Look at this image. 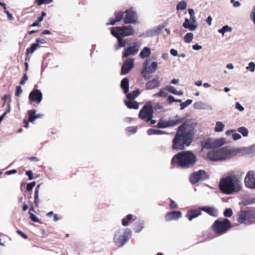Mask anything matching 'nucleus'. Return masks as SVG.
Listing matches in <instances>:
<instances>
[{
    "label": "nucleus",
    "mask_w": 255,
    "mask_h": 255,
    "mask_svg": "<svg viewBox=\"0 0 255 255\" xmlns=\"http://www.w3.org/2000/svg\"><path fill=\"white\" fill-rule=\"evenodd\" d=\"M194 128L189 120L185 121L177 129L172 141V148L182 150L190 145L192 141Z\"/></svg>",
    "instance_id": "nucleus-1"
},
{
    "label": "nucleus",
    "mask_w": 255,
    "mask_h": 255,
    "mask_svg": "<svg viewBox=\"0 0 255 255\" xmlns=\"http://www.w3.org/2000/svg\"><path fill=\"white\" fill-rule=\"evenodd\" d=\"M196 161V157L190 151H183L175 155L171 160V164L173 167L188 168L193 167Z\"/></svg>",
    "instance_id": "nucleus-2"
},
{
    "label": "nucleus",
    "mask_w": 255,
    "mask_h": 255,
    "mask_svg": "<svg viewBox=\"0 0 255 255\" xmlns=\"http://www.w3.org/2000/svg\"><path fill=\"white\" fill-rule=\"evenodd\" d=\"M219 187L222 193L230 195L240 191L242 189V185L239 180L235 176H228L220 180Z\"/></svg>",
    "instance_id": "nucleus-3"
},
{
    "label": "nucleus",
    "mask_w": 255,
    "mask_h": 255,
    "mask_svg": "<svg viewBox=\"0 0 255 255\" xmlns=\"http://www.w3.org/2000/svg\"><path fill=\"white\" fill-rule=\"evenodd\" d=\"M236 154V151L225 146L218 150L209 151L207 153V157L211 161H221L231 158Z\"/></svg>",
    "instance_id": "nucleus-4"
},
{
    "label": "nucleus",
    "mask_w": 255,
    "mask_h": 255,
    "mask_svg": "<svg viewBox=\"0 0 255 255\" xmlns=\"http://www.w3.org/2000/svg\"><path fill=\"white\" fill-rule=\"evenodd\" d=\"M232 227L230 220L227 218L216 220L211 226L213 232L220 236L226 233Z\"/></svg>",
    "instance_id": "nucleus-5"
},
{
    "label": "nucleus",
    "mask_w": 255,
    "mask_h": 255,
    "mask_svg": "<svg viewBox=\"0 0 255 255\" xmlns=\"http://www.w3.org/2000/svg\"><path fill=\"white\" fill-rule=\"evenodd\" d=\"M255 221V212L252 210H241L237 215V221L241 224H251Z\"/></svg>",
    "instance_id": "nucleus-6"
},
{
    "label": "nucleus",
    "mask_w": 255,
    "mask_h": 255,
    "mask_svg": "<svg viewBox=\"0 0 255 255\" xmlns=\"http://www.w3.org/2000/svg\"><path fill=\"white\" fill-rule=\"evenodd\" d=\"M131 234L129 229L125 231L119 230L116 234L114 240L115 244L119 247L123 246L128 240V237Z\"/></svg>",
    "instance_id": "nucleus-7"
},
{
    "label": "nucleus",
    "mask_w": 255,
    "mask_h": 255,
    "mask_svg": "<svg viewBox=\"0 0 255 255\" xmlns=\"http://www.w3.org/2000/svg\"><path fill=\"white\" fill-rule=\"evenodd\" d=\"M225 141L223 138L214 139L208 138L201 141L202 147L206 149L215 148L223 145Z\"/></svg>",
    "instance_id": "nucleus-8"
},
{
    "label": "nucleus",
    "mask_w": 255,
    "mask_h": 255,
    "mask_svg": "<svg viewBox=\"0 0 255 255\" xmlns=\"http://www.w3.org/2000/svg\"><path fill=\"white\" fill-rule=\"evenodd\" d=\"M153 110L151 104L144 105L140 111L138 117L146 122H149L153 117Z\"/></svg>",
    "instance_id": "nucleus-9"
},
{
    "label": "nucleus",
    "mask_w": 255,
    "mask_h": 255,
    "mask_svg": "<svg viewBox=\"0 0 255 255\" xmlns=\"http://www.w3.org/2000/svg\"><path fill=\"white\" fill-rule=\"evenodd\" d=\"M157 67V64L156 62H152L150 66H148L147 62L143 64V68L141 72L142 77L148 80L151 78V75L153 74Z\"/></svg>",
    "instance_id": "nucleus-10"
},
{
    "label": "nucleus",
    "mask_w": 255,
    "mask_h": 255,
    "mask_svg": "<svg viewBox=\"0 0 255 255\" xmlns=\"http://www.w3.org/2000/svg\"><path fill=\"white\" fill-rule=\"evenodd\" d=\"M209 178L208 173L203 170H200L194 172L190 176V181L192 184H195L201 180H205Z\"/></svg>",
    "instance_id": "nucleus-11"
},
{
    "label": "nucleus",
    "mask_w": 255,
    "mask_h": 255,
    "mask_svg": "<svg viewBox=\"0 0 255 255\" xmlns=\"http://www.w3.org/2000/svg\"><path fill=\"white\" fill-rule=\"evenodd\" d=\"M184 120V118L176 116L174 119L169 121L160 120L158 122L157 127L158 128H165L169 127L175 126Z\"/></svg>",
    "instance_id": "nucleus-12"
},
{
    "label": "nucleus",
    "mask_w": 255,
    "mask_h": 255,
    "mask_svg": "<svg viewBox=\"0 0 255 255\" xmlns=\"http://www.w3.org/2000/svg\"><path fill=\"white\" fill-rule=\"evenodd\" d=\"M111 31H114L121 36L126 37L131 35L134 33V30L131 26H124L112 28Z\"/></svg>",
    "instance_id": "nucleus-13"
},
{
    "label": "nucleus",
    "mask_w": 255,
    "mask_h": 255,
    "mask_svg": "<svg viewBox=\"0 0 255 255\" xmlns=\"http://www.w3.org/2000/svg\"><path fill=\"white\" fill-rule=\"evenodd\" d=\"M126 15L124 18V22L125 24L136 23L137 20V13L133 10V7L127 9L125 11Z\"/></svg>",
    "instance_id": "nucleus-14"
},
{
    "label": "nucleus",
    "mask_w": 255,
    "mask_h": 255,
    "mask_svg": "<svg viewBox=\"0 0 255 255\" xmlns=\"http://www.w3.org/2000/svg\"><path fill=\"white\" fill-rule=\"evenodd\" d=\"M245 186L250 189H255V172L250 170L248 172L244 180Z\"/></svg>",
    "instance_id": "nucleus-15"
},
{
    "label": "nucleus",
    "mask_w": 255,
    "mask_h": 255,
    "mask_svg": "<svg viewBox=\"0 0 255 255\" xmlns=\"http://www.w3.org/2000/svg\"><path fill=\"white\" fill-rule=\"evenodd\" d=\"M133 59L128 58L123 64L121 68V74L126 75L128 73L133 67Z\"/></svg>",
    "instance_id": "nucleus-16"
},
{
    "label": "nucleus",
    "mask_w": 255,
    "mask_h": 255,
    "mask_svg": "<svg viewBox=\"0 0 255 255\" xmlns=\"http://www.w3.org/2000/svg\"><path fill=\"white\" fill-rule=\"evenodd\" d=\"M139 48V45L136 42H134L132 46L125 49L123 57H127L130 55H134L138 52Z\"/></svg>",
    "instance_id": "nucleus-17"
},
{
    "label": "nucleus",
    "mask_w": 255,
    "mask_h": 255,
    "mask_svg": "<svg viewBox=\"0 0 255 255\" xmlns=\"http://www.w3.org/2000/svg\"><path fill=\"white\" fill-rule=\"evenodd\" d=\"M29 99L33 102L39 104L42 99V94L39 90H34L30 92Z\"/></svg>",
    "instance_id": "nucleus-18"
},
{
    "label": "nucleus",
    "mask_w": 255,
    "mask_h": 255,
    "mask_svg": "<svg viewBox=\"0 0 255 255\" xmlns=\"http://www.w3.org/2000/svg\"><path fill=\"white\" fill-rule=\"evenodd\" d=\"M182 217V213L179 211H173L168 212L165 216V220L166 222L172 220H178Z\"/></svg>",
    "instance_id": "nucleus-19"
},
{
    "label": "nucleus",
    "mask_w": 255,
    "mask_h": 255,
    "mask_svg": "<svg viewBox=\"0 0 255 255\" xmlns=\"http://www.w3.org/2000/svg\"><path fill=\"white\" fill-rule=\"evenodd\" d=\"M199 209L201 211H203L205 212L208 215L213 216V217H217L218 216V211L216 209L214 208L213 207L210 206H204V207H200Z\"/></svg>",
    "instance_id": "nucleus-20"
},
{
    "label": "nucleus",
    "mask_w": 255,
    "mask_h": 255,
    "mask_svg": "<svg viewBox=\"0 0 255 255\" xmlns=\"http://www.w3.org/2000/svg\"><path fill=\"white\" fill-rule=\"evenodd\" d=\"M160 82L158 79V77L153 78L146 83V89L151 90L157 88L160 86Z\"/></svg>",
    "instance_id": "nucleus-21"
},
{
    "label": "nucleus",
    "mask_w": 255,
    "mask_h": 255,
    "mask_svg": "<svg viewBox=\"0 0 255 255\" xmlns=\"http://www.w3.org/2000/svg\"><path fill=\"white\" fill-rule=\"evenodd\" d=\"M35 110H29L28 112V120L27 121H24V127L26 128H27L28 127V122H33L35 119L39 117V115H35Z\"/></svg>",
    "instance_id": "nucleus-22"
},
{
    "label": "nucleus",
    "mask_w": 255,
    "mask_h": 255,
    "mask_svg": "<svg viewBox=\"0 0 255 255\" xmlns=\"http://www.w3.org/2000/svg\"><path fill=\"white\" fill-rule=\"evenodd\" d=\"M124 12L123 11H120L117 12L115 13V19L110 18L109 19V22H108L107 25H114L116 22L121 21L123 18Z\"/></svg>",
    "instance_id": "nucleus-23"
},
{
    "label": "nucleus",
    "mask_w": 255,
    "mask_h": 255,
    "mask_svg": "<svg viewBox=\"0 0 255 255\" xmlns=\"http://www.w3.org/2000/svg\"><path fill=\"white\" fill-rule=\"evenodd\" d=\"M202 214L201 210H190L186 214V217L189 221H192L193 219L197 218Z\"/></svg>",
    "instance_id": "nucleus-24"
},
{
    "label": "nucleus",
    "mask_w": 255,
    "mask_h": 255,
    "mask_svg": "<svg viewBox=\"0 0 255 255\" xmlns=\"http://www.w3.org/2000/svg\"><path fill=\"white\" fill-rule=\"evenodd\" d=\"M111 34L116 37L118 40V45L117 49H118L119 47H124L126 45L127 43L126 40L123 39L122 36L119 35V34H118V33H116V32L114 31H111Z\"/></svg>",
    "instance_id": "nucleus-25"
},
{
    "label": "nucleus",
    "mask_w": 255,
    "mask_h": 255,
    "mask_svg": "<svg viewBox=\"0 0 255 255\" xmlns=\"http://www.w3.org/2000/svg\"><path fill=\"white\" fill-rule=\"evenodd\" d=\"M183 26L191 31H193L197 28V25L193 24L192 21L190 22L187 18H185V21L183 23Z\"/></svg>",
    "instance_id": "nucleus-26"
},
{
    "label": "nucleus",
    "mask_w": 255,
    "mask_h": 255,
    "mask_svg": "<svg viewBox=\"0 0 255 255\" xmlns=\"http://www.w3.org/2000/svg\"><path fill=\"white\" fill-rule=\"evenodd\" d=\"M121 87L124 93L126 94L129 90V80L128 78H124L121 81Z\"/></svg>",
    "instance_id": "nucleus-27"
},
{
    "label": "nucleus",
    "mask_w": 255,
    "mask_h": 255,
    "mask_svg": "<svg viewBox=\"0 0 255 255\" xmlns=\"http://www.w3.org/2000/svg\"><path fill=\"white\" fill-rule=\"evenodd\" d=\"M140 94L139 90L137 89L135 91H133L130 93L127 94V97L129 100H133L136 98L138 95Z\"/></svg>",
    "instance_id": "nucleus-28"
},
{
    "label": "nucleus",
    "mask_w": 255,
    "mask_h": 255,
    "mask_svg": "<svg viewBox=\"0 0 255 255\" xmlns=\"http://www.w3.org/2000/svg\"><path fill=\"white\" fill-rule=\"evenodd\" d=\"M125 103L129 109H137L138 108V104L136 101L125 100Z\"/></svg>",
    "instance_id": "nucleus-29"
},
{
    "label": "nucleus",
    "mask_w": 255,
    "mask_h": 255,
    "mask_svg": "<svg viewBox=\"0 0 255 255\" xmlns=\"http://www.w3.org/2000/svg\"><path fill=\"white\" fill-rule=\"evenodd\" d=\"M151 54L150 49L148 47H144L140 52L139 55L142 58H145L149 56Z\"/></svg>",
    "instance_id": "nucleus-30"
},
{
    "label": "nucleus",
    "mask_w": 255,
    "mask_h": 255,
    "mask_svg": "<svg viewBox=\"0 0 255 255\" xmlns=\"http://www.w3.org/2000/svg\"><path fill=\"white\" fill-rule=\"evenodd\" d=\"M144 228V222L142 221H138L135 223L134 231L136 233H139Z\"/></svg>",
    "instance_id": "nucleus-31"
},
{
    "label": "nucleus",
    "mask_w": 255,
    "mask_h": 255,
    "mask_svg": "<svg viewBox=\"0 0 255 255\" xmlns=\"http://www.w3.org/2000/svg\"><path fill=\"white\" fill-rule=\"evenodd\" d=\"M166 89L169 92L175 95H181L183 94L182 91H177L174 87L170 85L167 86L166 87Z\"/></svg>",
    "instance_id": "nucleus-32"
},
{
    "label": "nucleus",
    "mask_w": 255,
    "mask_h": 255,
    "mask_svg": "<svg viewBox=\"0 0 255 255\" xmlns=\"http://www.w3.org/2000/svg\"><path fill=\"white\" fill-rule=\"evenodd\" d=\"M187 3L185 1L182 0L180 1L176 5V9L179 10H184L186 8Z\"/></svg>",
    "instance_id": "nucleus-33"
},
{
    "label": "nucleus",
    "mask_w": 255,
    "mask_h": 255,
    "mask_svg": "<svg viewBox=\"0 0 255 255\" xmlns=\"http://www.w3.org/2000/svg\"><path fill=\"white\" fill-rule=\"evenodd\" d=\"M38 47L39 45L38 44L33 43L31 44L30 47L27 48L26 54L28 55L32 53Z\"/></svg>",
    "instance_id": "nucleus-34"
},
{
    "label": "nucleus",
    "mask_w": 255,
    "mask_h": 255,
    "mask_svg": "<svg viewBox=\"0 0 255 255\" xmlns=\"http://www.w3.org/2000/svg\"><path fill=\"white\" fill-rule=\"evenodd\" d=\"M224 128V125L221 122H217L214 130L216 132H221L223 131Z\"/></svg>",
    "instance_id": "nucleus-35"
},
{
    "label": "nucleus",
    "mask_w": 255,
    "mask_h": 255,
    "mask_svg": "<svg viewBox=\"0 0 255 255\" xmlns=\"http://www.w3.org/2000/svg\"><path fill=\"white\" fill-rule=\"evenodd\" d=\"M31 211H34L33 206L30 207V210L28 212V213L30 214L29 218L31 219V220L34 222H39L38 219L36 217V216L35 215H34L33 213L31 212Z\"/></svg>",
    "instance_id": "nucleus-36"
},
{
    "label": "nucleus",
    "mask_w": 255,
    "mask_h": 255,
    "mask_svg": "<svg viewBox=\"0 0 255 255\" xmlns=\"http://www.w3.org/2000/svg\"><path fill=\"white\" fill-rule=\"evenodd\" d=\"M163 133L164 132L163 131L159 129H149L147 130V133L148 135L161 134Z\"/></svg>",
    "instance_id": "nucleus-37"
},
{
    "label": "nucleus",
    "mask_w": 255,
    "mask_h": 255,
    "mask_svg": "<svg viewBox=\"0 0 255 255\" xmlns=\"http://www.w3.org/2000/svg\"><path fill=\"white\" fill-rule=\"evenodd\" d=\"M132 219V215L131 214H128L127 215L126 218H125L122 220V225L124 226H126L128 224V222Z\"/></svg>",
    "instance_id": "nucleus-38"
},
{
    "label": "nucleus",
    "mask_w": 255,
    "mask_h": 255,
    "mask_svg": "<svg viewBox=\"0 0 255 255\" xmlns=\"http://www.w3.org/2000/svg\"><path fill=\"white\" fill-rule=\"evenodd\" d=\"M238 131L240 133H241L244 136H247L249 134V131L248 129L244 127L239 128L238 129Z\"/></svg>",
    "instance_id": "nucleus-39"
},
{
    "label": "nucleus",
    "mask_w": 255,
    "mask_h": 255,
    "mask_svg": "<svg viewBox=\"0 0 255 255\" xmlns=\"http://www.w3.org/2000/svg\"><path fill=\"white\" fill-rule=\"evenodd\" d=\"M193 38V34L192 33H187L184 36V41L187 43H190L192 41Z\"/></svg>",
    "instance_id": "nucleus-40"
},
{
    "label": "nucleus",
    "mask_w": 255,
    "mask_h": 255,
    "mask_svg": "<svg viewBox=\"0 0 255 255\" xmlns=\"http://www.w3.org/2000/svg\"><path fill=\"white\" fill-rule=\"evenodd\" d=\"M167 95L166 89H161L160 91L157 94H155L154 96L158 97H166Z\"/></svg>",
    "instance_id": "nucleus-41"
},
{
    "label": "nucleus",
    "mask_w": 255,
    "mask_h": 255,
    "mask_svg": "<svg viewBox=\"0 0 255 255\" xmlns=\"http://www.w3.org/2000/svg\"><path fill=\"white\" fill-rule=\"evenodd\" d=\"M224 215L226 217H231L233 215V211L232 209H226L224 212Z\"/></svg>",
    "instance_id": "nucleus-42"
},
{
    "label": "nucleus",
    "mask_w": 255,
    "mask_h": 255,
    "mask_svg": "<svg viewBox=\"0 0 255 255\" xmlns=\"http://www.w3.org/2000/svg\"><path fill=\"white\" fill-rule=\"evenodd\" d=\"M231 30L232 28L231 27H229L228 25H225L219 30V32L224 34L226 31H231Z\"/></svg>",
    "instance_id": "nucleus-43"
},
{
    "label": "nucleus",
    "mask_w": 255,
    "mask_h": 255,
    "mask_svg": "<svg viewBox=\"0 0 255 255\" xmlns=\"http://www.w3.org/2000/svg\"><path fill=\"white\" fill-rule=\"evenodd\" d=\"M192 100L188 99L185 102L182 103L180 104V109L181 110L184 109L188 105L191 104L192 103Z\"/></svg>",
    "instance_id": "nucleus-44"
},
{
    "label": "nucleus",
    "mask_w": 255,
    "mask_h": 255,
    "mask_svg": "<svg viewBox=\"0 0 255 255\" xmlns=\"http://www.w3.org/2000/svg\"><path fill=\"white\" fill-rule=\"evenodd\" d=\"M170 209L171 210L176 209L178 208V205L173 200L170 199L169 204Z\"/></svg>",
    "instance_id": "nucleus-45"
},
{
    "label": "nucleus",
    "mask_w": 255,
    "mask_h": 255,
    "mask_svg": "<svg viewBox=\"0 0 255 255\" xmlns=\"http://www.w3.org/2000/svg\"><path fill=\"white\" fill-rule=\"evenodd\" d=\"M53 0H35V2L37 3L39 5L42 4H48L50 3Z\"/></svg>",
    "instance_id": "nucleus-46"
},
{
    "label": "nucleus",
    "mask_w": 255,
    "mask_h": 255,
    "mask_svg": "<svg viewBox=\"0 0 255 255\" xmlns=\"http://www.w3.org/2000/svg\"><path fill=\"white\" fill-rule=\"evenodd\" d=\"M136 130H137L136 127H130L127 128V131L130 134L135 133L136 131Z\"/></svg>",
    "instance_id": "nucleus-47"
},
{
    "label": "nucleus",
    "mask_w": 255,
    "mask_h": 255,
    "mask_svg": "<svg viewBox=\"0 0 255 255\" xmlns=\"http://www.w3.org/2000/svg\"><path fill=\"white\" fill-rule=\"evenodd\" d=\"M39 203V199L38 197V194H37V191L34 192V204L36 207L38 206V204Z\"/></svg>",
    "instance_id": "nucleus-48"
},
{
    "label": "nucleus",
    "mask_w": 255,
    "mask_h": 255,
    "mask_svg": "<svg viewBox=\"0 0 255 255\" xmlns=\"http://www.w3.org/2000/svg\"><path fill=\"white\" fill-rule=\"evenodd\" d=\"M36 183L35 181H33L32 182H30L28 183L27 185V190L28 191H31L33 188L35 186Z\"/></svg>",
    "instance_id": "nucleus-49"
},
{
    "label": "nucleus",
    "mask_w": 255,
    "mask_h": 255,
    "mask_svg": "<svg viewBox=\"0 0 255 255\" xmlns=\"http://www.w3.org/2000/svg\"><path fill=\"white\" fill-rule=\"evenodd\" d=\"M247 69L251 72H254L255 70V64L253 62H251L249 63V66L247 67Z\"/></svg>",
    "instance_id": "nucleus-50"
},
{
    "label": "nucleus",
    "mask_w": 255,
    "mask_h": 255,
    "mask_svg": "<svg viewBox=\"0 0 255 255\" xmlns=\"http://www.w3.org/2000/svg\"><path fill=\"white\" fill-rule=\"evenodd\" d=\"M22 93V90L21 86H18L16 87V90L15 93V95L16 97L19 96Z\"/></svg>",
    "instance_id": "nucleus-51"
},
{
    "label": "nucleus",
    "mask_w": 255,
    "mask_h": 255,
    "mask_svg": "<svg viewBox=\"0 0 255 255\" xmlns=\"http://www.w3.org/2000/svg\"><path fill=\"white\" fill-rule=\"evenodd\" d=\"M27 79H28V77H27V74L26 73H25L23 75L22 79L19 82V83L21 85H23L24 84H25V83L27 80Z\"/></svg>",
    "instance_id": "nucleus-52"
},
{
    "label": "nucleus",
    "mask_w": 255,
    "mask_h": 255,
    "mask_svg": "<svg viewBox=\"0 0 255 255\" xmlns=\"http://www.w3.org/2000/svg\"><path fill=\"white\" fill-rule=\"evenodd\" d=\"M16 233L17 234H18L19 236H20L21 237H22L24 239H27L28 238V236L23 233L22 231L20 230H17Z\"/></svg>",
    "instance_id": "nucleus-53"
},
{
    "label": "nucleus",
    "mask_w": 255,
    "mask_h": 255,
    "mask_svg": "<svg viewBox=\"0 0 255 255\" xmlns=\"http://www.w3.org/2000/svg\"><path fill=\"white\" fill-rule=\"evenodd\" d=\"M236 108L241 112L244 110V107L239 102L236 103Z\"/></svg>",
    "instance_id": "nucleus-54"
},
{
    "label": "nucleus",
    "mask_w": 255,
    "mask_h": 255,
    "mask_svg": "<svg viewBox=\"0 0 255 255\" xmlns=\"http://www.w3.org/2000/svg\"><path fill=\"white\" fill-rule=\"evenodd\" d=\"M36 43L38 44L39 45V44H44L46 43V40L43 38H37L36 40Z\"/></svg>",
    "instance_id": "nucleus-55"
},
{
    "label": "nucleus",
    "mask_w": 255,
    "mask_h": 255,
    "mask_svg": "<svg viewBox=\"0 0 255 255\" xmlns=\"http://www.w3.org/2000/svg\"><path fill=\"white\" fill-rule=\"evenodd\" d=\"M26 175L28 176V178L29 180H32L33 179V173L32 171L28 170L26 172Z\"/></svg>",
    "instance_id": "nucleus-56"
},
{
    "label": "nucleus",
    "mask_w": 255,
    "mask_h": 255,
    "mask_svg": "<svg viewBox=\"0 0 255 255\" xmlns=\"http://www.w3.org/2000/svg\"><path fill=\"white\" fill-rule=\"evenodd\" d=\"M167 101L169 104H171L173 102H175V99L173 96L170 95L167 98Z\"/></svg>",
    "instance_id": "nucleus-57"
},
{
    "label": "nucleus",
    "mask_w": 255,
    "mask_h": 255,
    "mask_svg": "<svg viewBox=\"0 0 255 255\" xmlns=\"http://www.w3.org/2000/svg\"><path fill=\"white\" fill-rule=\"evenodd\" d=\"M241 138V136L240 134L236 133L233 134V138L235 140H238Z\"/></svg>",
    "instance_id": "nucleus-58"
},
{
    "label": "nucleus",
    "mask_w": 255,
    "mask_h": 255,
    "mask_svg": "<svg viewBox=\"0 0 255 255\" xmlns=\"http://www.w3.org/2000/svg\"><path fill=\"white\" fill-rule=\"evenodd\" d=\"M5 13L7 14L8 19L11 20L13 19V16L8 11H5Z\"/></svg>",
    "instance_id": "nucleus-59"
},
{
    "label": "nucleus",
    "mask_w": 255,
    "mask_h": 255,
    "mask_svg": "<svg viewBox=\"0 0 255 255\" xmlns=\"http://www.w3.org/2000/svg\"><path fill=\"white\" fill-rule=\"evenodd\" d=\"M170 53L174 56H176L178 55L177 51L174 49H171L170 50Z\"/></svg>",
    "instance_id": "nucleus-60"
},
{
    "label": "nucleus",
    "mask_w": 255,
    "mask_h": 255,
    "mask_svg": "<svg viewBox=\"0 0 255 255\" xmlns=\"http://www.w3.org/2000/svg\"><path fill=\"white\" fill-rule=\"evenodd\" d=\"M17 172V170L16 169H12L9 171H7L6 172V174L7 175H10L12 174H15Z\"/></svg>",
    "instance_id": "nucleus-61"
},
{
    "label": "nucleus",
    "mask_w": 255,
    "mask_h": 255,
    "mask_svg": "<svg viewBox=\"0 0 255 255\" xmlns=\"http://www.w3.org/2000/svg\"><path fill=\"white\" fill-rule=\"evenodd\" d=\"M28 159L31 161L37 162L39 161L38 158L35 156H31L28 158Z\"/></svg>",
    "instance_id": "nucleus-62"
},
{
    "label": "nucleus",
    "mask_w": 255,
    "mask_h": 255,
    "mask_svg": "<svg viewBox=\"0 0 255 255\" xmlns=\"http://www.w3.org/2000/svg\"><path fill=\"white\" fill-rule=\"evenodd\" d=\"M192 48L194 50H198L201 49L202 47L198 44H195L192 46Z\"/></svg>",
    "instance_id": "nucleus-63"
},
{
    "label": "nucleus",
    "mask_w": 255,
    "mask_h": 255,
    "mask_svg": "<svg viewBox=\"0 0 255 255\" xmlns=\"http://www.w3.org/2000/svg\"><path fill=\"white\" fill-rule=\"evenodd\" d=\"M212 20V17L210 16H209L207 18L206 21L208 24V25H210L211 24Z\"/></svg>",
    "instance_id": "nucleus-64"
}]
</instances>
